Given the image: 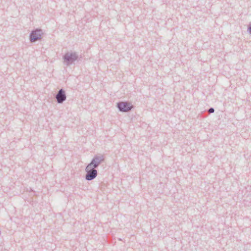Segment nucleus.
Instances as JSON below:
<instances>
[{
	"mask_svg": "<svg viewBox=\"0 0 251 251\" xmlns=\"http://www.w3.org/2000/svg\"><path fill=\"white\" fill-rule=\"evenodd\" d=\"M78 58V54L75 51H68L63 56L64 64L67 66L72 65Z\"/></svg>",
	"mask_w": 251,
	"mask_h": 251,
	"instance_id": "nucleus-1",
	"label": "nucleus"
},
{
	"mask_svg": "<svg viewBox=\"0 0 251 251\" xmlns=\"http://www.w3.org/2000/svg\"><path fill=\"white\" fill-rule=\"evenodd\" d=\"M85 170L86 173L85 175V179L88 181L93 180L98 175V172L97 170L94 168L90 167L89 166L87 165Z\"/></svg>",
	"mask_w": 251,
	"mask_h": 251,
	"instance_id": "nucleus-2",
	"label": "nucleus"
},
{
	"mask_svg": "<svg viewBox=\"0 0 251 251\" xmlns=\"http://www.w3.org/2000/svg\"><path fill=\"white\" fill-rule=\"evenodd\" d=\"M248 31L251 34V24L249 25L248 28Z\"/></svg>",
	"mask_w": 251,
	"mask_h": 251,
	"instance_id": "nucleus-8",
	"label": "nucleus"
},
{
	"mask_svg": "<svg viewBox=\"0 0 251 251\" xmlns=\"http://www.w3.org/2000/svg\"><path fill=\"white\" fill-rule=\"evenodd\" d=\"M104 160L103 155L101 154L95 155L91 162L87 165L96 169Z\"/></svg>",
	"mask_w": 251,
	"mask_h": 251,
	"instance_id": "nucleus-3",
	"label": "nucleus"
},
{
	"mask_svg": "<svg viewBox=\"0 0 251 251\" xmlns=\"http://www.w3.org/2000/svg\"><path fill=\"white\" fill-rule=\"evenodd\" d=\"M117 106L119 110L123 112H128L133 108V105L127 101L119 102L117 103Z\"/></svg>",
	"mask_w": 251,
	"mask_h": 251,
	"instance_id": "nucleus-4",
	"label": "nucleus"
},
{
	"mask_svg": "<svg viewBox=\"0 0 251 251\" xmlns=\"http://www.w3.org/2000/svg\"><path fill=\"white\" fill-rule=\"evenodd\" d=\"M214 111H215L214 109L213 108H212V107L208 109V111L210 113H214Z\"/></svg>",
	"mask_w": 251,
	"mask_h": 251,
	"instance_id": "nucleus-7",
	"label": "nucleus"
},
{
	"mask_svg": "<svg viewBox=\"0 0 251 251\" xmlns=\"http://www.w3.org/2000/svg\"><path fill=\"white\" fill-rule=\"evenodd\" d=\"M43 34L42 29H36L32 30L29 35V40L32 43L39 40L42 38Z\"/></svg>",
	"mask_w": 251,
	"mask_h": 251,
	"instance_id": "nucleus-5",
	"label": "nucleus"
},
{
	"mask_svg": "<svg viewBox=\"0 0 251 251\" xmlns=\"http://www.w3.org/2000/svg\"><path fill=\"white\" fill-rule=\"evenodd\" d=\"M66 95L65 91L63 89H60L55 96V99L58 103H62L66 100Z\"/></svg>",
	"mask_w": 251,
	"mask_h": 251,
	"instance_id": "nucleus-6",
	"label": "nucleus"
}]
</instances>
